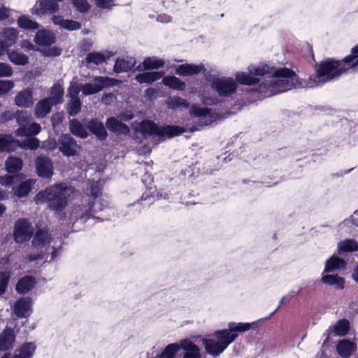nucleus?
Returning <instances> with one entry per match:
<instances>
[{
    "instance_id": "bb28decb",
    "label": "nucleus",
    "mask_w": 358,
    "mask_h": 358,
    "mask_svg": "<svg viewBox=\"0 0 358 358\" xmlns=\"http://www.w3.org/2000/svg\"><path fill=\"white\" fill-rule=\"evenodd\" d=\"M136 64V59L129 57L127 59L118 58L114 65V71L116 73L127 72L131 70Z\"/></svg>"
},
{
    "instance_id": "39448f33",
    "label": "nucleus",
    "mask_w": 358,
    "mask_h": 358,
    "mask_svg": "<svg viewBox=\"0 0 358 358\" xmlns=\"http://www.w3.org/2000/svg\"><path fill=\"white\" fill-rule=\"evenodd\" d=\"M31 244L38 253L29 255L27 259L29 262L38 259L48 260L49 255H50L49 260L53 261L58 257L60 247L55 246V241L47 229H37L33 236Z\"/></svg>"
},
{
    "instance_id": "393cba45",
    "label": "nucleus",
    "mask_w": 358,
    "mask_h": 358,
    "mask_svg": "<svg viewBox=\"0 0 358 358\" xmlns=\"http://www.w3.org/2000/svg\"><path fill=\"white\" fill-rule=\"evenodd\" d=\"M18 33L13 28H6L0 32V41L8 48L17 41Z\"/></svg>"
},
{
    "instance_id": "5fc2aeb1",
    "label": "nucleus",
    "mask_w": 358,
    "mask_h": 358,
    "mask_svg": "<svg viewBox=\"0 0 358 358\" xmlns=\"http://www.w3.org/2000/svg\"><path fill=\"white\" fill-rule=\"evenodd\" d=\"M14 83L8 80H0V96L7 94L14 87Z\"/></svg>"
},
{
    "instance_id": "423d86ee",
    "label": "nucleus",
    "mask_w": 358,
    "mask_h": 358,
    "mask_svg": "<svg viewBox=\"0 0 358 358\" xmlns=\"http://www.w3.org/2000/svg\"><path fill=\"white\" fill-rule=\"evenodd\" d=\"M108 208V202L103 198H91L81 206H75L72 210L71 217L83 222H85L90 218L103 220L98 214Z\"/></svg>"
},
{
    "instance_id": "5701e85b",
    "label": "nucleus",
    "mask_w": 358,
    "mask_h": 358,
    "mask_svg": "<svg viewBox=\"0 0 358 358\" xmlns=\"http://www.w3.org/2000/svg\"><path fill=\"white\" fill-rule=\"evenodd\" d=\"M345 262L338 257L333 255L325 262L324 273H331L345 268Z\"/></svg>"
},
{
    "instance_id": "c03bdc74",
    "label": "nucleus",
    "mask_w": 358,
    "mask_h": 358,
    "mask_svg": "<svg viewBox=\"0 0 358 358\" xmlns=\"http://www.w3.org/2000/svg\"><path fill=\"white\" fill-rule=\"evenodd\" d=\"M180 349V343H171L168 345L159 356L162 358H173Z\"/></svg>"
},
{
    "instance_id": "0eeeda50",
    "label": "nucleus",
    "mask_w": 358,
    "mask_h": 358,
    "mask_svg": "<svg viewBox=\"0 0 358 358\" xmlns=\"http://www.w3.org/2000/svg\"><path fill=\"white\" fill-rule=\"evenodd\" d=\"M139 129L145 136L158 137L159 139L172 138L182 134L185 130L178 126L159 127L150 120H144L139 125Z\"/></svg>"
},
{
    "instance_id": "20e7f679",
    "label": "nucleus",
    "mask_w": 358,
    "mask_h": 358,
    "mask_svg": "<svg viewBox=\"0 0 358 358\" xmlns=\"http://www.w3.org/2000/svg\"><path fill=\"white\" fill-rule=\"evenodd\" d=\"M73 193V189L66 184L52 185L38 192L34 198L36 203H47L50 209L62 211L68 203V199Z\"/></svg>"
},
{
    "instance_id": "8fccbe9b",
    "label": "nucleus",
    "mask_w": 358,
    "mask_h": 358,
    "mask_svg": "<svg viewBox=\"0 0 358 358\" xmlns=\"http://www.w3.org/2000/svg\"><path fill=\"white\" fill-rule=\"evenodd\" d=\"M9 279V273L0 272V296L6 292L8 285Z\"/></svg>"
},
{
    "instance_id": "f704fd0d",
    "label": "nucleus",
    "mask_w": 358,
    "mask_h": 358,
    "mask_svg": "<svg viewBox=\"0 0 358 358\" xmlns=\"http://www.w3.org/2000/svg\"><path fill=\"white\" fill-rule=\"evenodd\" d=\"M111 55L110 53L103 54L99 52H92L87 54L85 57L87 64H92L94 65H99L105 62L108 59L110 58Z\"/></svg>"
},
{
    "instance_id": "052dcab7",
    "label": "nucleus",
    "mask_w": 358,
    "mask_h": 358,
    "mask_svg": "<svg viewBox=\"0 0 358 358\" xmlns=\"http://www.w3.org/2000/svg\"><path fill=\"white\" fill-rule=\"evenodd\" d=\"M154 200H155V199H154L153 196H152L148 192H145L142 195L139 201L142 205L150 206V204H152L154 202Z\"/></svg>"
},
{
    "instance_id": "de8ad7c7",
    "label": "nucleus",
    "mask_w": 358,
    "mask_h": 358,
    "mask_svg": "<svg viewBox=\"0 0 358 358\" xmlns=\"http://www.w3.org/2000/svg\"><path fill=\"white\" fill-rule=\"evenodd\" d=\"M20 146L23 148L35 150L39 146V141L34 137H28L20 143Z\"/></svg>"
},
{
    "instance_id": "680f3d73",
    "label": "nucleus",
    "mask_w": 358,
    "mask_h": 358,
    "mask_svg": "<svg viewBox=\"0 0 358 358\" xmlns=\"http://www.w3.org/2000/svg\"><path fill=\"white\" fill-rule=\"evenodd\" d=\"M15 117L14 113H13L10 110H6L1 115L0 117V121L3 122H8L9 120H11Z\"/></svg>"
},
{
    "instance_id": "2eb2a0df",
    "label": "nucleus",
    "mask_w": 358,
    "mask_h": 358,
    "mask_svg": "<svg viewBox=\"0 0 358 358\" xmlns=\"http://www.w3.org/2000/svg\"><path fill=\"white\" fill-rule=\"evenodd\" d=\"M205 72L206 69L204 68V65L202 64H181L178 66L175 72L178 76H189L193 75H197L201 72Z\"/></svg>"
},
{
    "instance_id": "6e6552de",
    "label": "nucleus",
    "mask_w": 358,
    "mask_h": 358,
    "mask_svg": "<svg viewBox=\"0 0 358 358\" xmlns=\"http://www.w3.org/2000/svg\"><path fill=\"white\" fill-rule=\"evenodd\" d=\"M34 236V228L31 222L26 218H20L15 221L13 227V239L17 244H22Z\"/></svg>"
},
{
    "instance_id": "864d4df0",
    "label": "nucleus",
    "mask_w": 358,
    "mask_h": 358,
    "mask_svg": "<svg viewBox=\"0 0 358 358\" xmlns=\"http://www.w3.org/2000/svg\"><path fill=\"white\" fill-rule=\"evenodd\" d=\"M74 7L80 13H85L90 9L87 0H71Z\"/></svg>"
},
{
    "instance_id": "774afa93",
    "label": "nucleus",
    "mask_w": 358,
    "mask_h": 358,
    "mask_svg": "<svg viewBox=\"0 0 358 358\" xmlns=\"http://www.w3.org/2000/svg\"><path fill=\"white\" fill-rule=\"evenodd\" d=\"M157 199H169V194H168L167 191L161 189L157 193Z\"/></svg>"
},
{
    "instance_id": "e2e57ef3",
    "label": "nucleus",
    "mask_w": 358,
    "mask_h": 358,
    "mask_svg": "<svg viewBox=\"0 0 358 358\" xmlns=\"http://www.w3.org/2000/svg\"><path fill=\"white\" fill-rule=\"evenodd\" d=\"M115 98V97L113 94H104L102 96V101L106 105H110L113 102Z\"/></svg>"
},
{
    "instance_id": "e433bc0d",
    "label": "nucleus",
    "mask_w": 358,
    "mask_h": 358,
    "mask_svg": "<svg viewBox=\"0 0 358 358\" xmlns=\"http://www.w3.org/2000/svg\"><path fill=\"white\" fill-rule=\"evenodd\" d=\"M162 83L164 85L176 90H184L186 87L185 82L173 76L164 77L162 80Z\"/></svg>"
},
{
    "instance_id": "6ab92c4d",
    "label": "nucleus",
    "mask_w": 358,
    "mask_h": 358,
    "mask_svg": "<svg viewBox=\"0 0 358 358\" xmlns=\"http://www.w3.org/2000/svg\"><path fill=\"white\" fill-rule=\"evenodd\" d=\"M36 348V345L34 342L24 343L15 351L13 358H31ZM6 355L10 356V354H6L4 356Z\"/></svg>"
},
{
    "instance_id": "1a4fd4ad",
    "label": "nucleus",
    "mask_w": 358,
    "mask_h": 358,
    "mask_svg": "<svg viewBox=\"0 0 358 358\" xmlns=\"http://www.w3.org/2000/svg\"><path fill=\"white\" fill-rule=\"evenodd\" d=\"M58 150L66 157L76 155L80 150V146L70 134H62L57 142L54 143L52 148Z\"/></svg>"
},
{
    "instance_id": "7ed1b4c3",
    "label": "nucleus",
    "mask_w": 358,
    "mask_h": 358,
    "mask_svg": "<svg viewBox=\"0 0 358 358\" xmlns=\"http://www.w3.org/2000/svg\"><path fill=\"white\" fill-rule=\"evenodd\" d=\"M348 71H358V45L354 47L351 55L343 60L330 59L321 62L317 67L315 80L317 83H327Z\"/></svg>"
},
{
    "instance_id": "13d9d810",
    "label": "nucleus",
    "mask_w": 358,
    "mask_h": 358,
    "mask_svg": "<svg viewBox=\"0 0 358 358\" xmlns=\"http://www.w3.org/2000/svg\"><path fill=\"white\" fill-rule=\"evenodd\" d=\"M13 73V69L9 64L0 62V78L10 77Z\"/></svg>"
},
{
    "instance_id": "a878e982",
    "label": "nucleus",
    "mask_w": 358,
    "mask_h": 358,
    "mask_svg": "<svg viewBox=\"0 0 358 358\" xmlns=\"http://www.w3.org/2000/svg\"><path fill=\"white\" fill-rule=\"evenodd\" d=\"M164 72L161 71L145 72L138 74L136 76L135 80L141 84H152V83L162 78Z\"/></svg>"
},
{
    "instance_id": "09e8293b",
    "label": "nucleus",
    "mask_w": 358,
    "mask_h": 358,
    "mask_svg": "<svg viewBox=\"0 0 358 358\" xmlns=\"http://www.w3.org/2000/svg\"><path fill=\"white\" fill-rule=\"evenodd\" d=\"M168 104L173 108H188L189 103L183 98L181 97H172L168 101Z\"/></svg>"
},
{
    "instance_id": "9b49d317",
    "label": "nucleus",
    "mask_w": 358,
    "mask_h": 358,
    "mask_svg": "<svg viewBox=\"0 0 358 358\" xmlns=\"http://www.w3.org/2000/svg\"><path fill=\"white\" fill-rule=\"evenodd\" d=\"M189 113L191 116L199 118V127L209 125L215 120V113L213 110L201 108L196 105L191 106Z\"/></svg>"
},
{
    "instance_id": "c85d7f7f",
    "label": "nucleus",
    "mask_w": 358,
    "mask_h": 358,
    "mask_svg": "<svg viewBox=\"0 0 358 358\" xmlns=\"http://www.w3.org/2000/svg\"><path fill=\"white\" fill-rule=\"evenodd\" d=\"M52 20L55 24L70 31L78 30L81 27L80 22L72 20H64L60 16H53Z\"/></svg>"
},
{
    "instance_id": "6e6d98bb",
    "label": "nucleus",
    "mask_w": 358,
    "mask_h": 358,
    "mask_svg": "<svg viewBox=\"0 0 358 358\" xmlns=\"http://www.w3.org/2000/svg\"><path fill=\"white\" fill-rule=\"evenodd\" d=\"M15 118L20 127H26L29 123V115L25 111H17Z\"/></svg>"
},
{
    "instance_id": "4468645a",
    "label": "nucleus",
    "mask_w": 358,
    "mask_h": 358,
    "mask_svg": "<svg viewBox=\"0 0 358 358\" xmlns=\"http://www.w3.org/2000/svg\"><path fill=\"white\" fill-rule=\"evenodd\" d=\"M58 8V4L52 0L39 1L33 8L32 13L37 15H43L45 13H55Z\"/></svg>"
},
{
    "instance_id": "c756f323",
    "label": "nucleus",
    "mask_w": 358,
    "mask_h": 358,
    "mask_svg": "<svg viewBox=\"0 0 358 358\" xmlns=\"http://www.w3.org/2000/svg\"><path fill=\"white\" fill-rule=\"evenodd\" d=\"M322 273V282L327 285L334 286L337 289H343L344 287L345 280L343 278L338 275L324 274Z\"/></svg>"
},
{
    "instance_id": "412c9836",
    "label": "nucleus",
    "mask_w": 358,
    "mask_h": 358,
    "mask_svg": "<svg viewBox=\"0 0 358 358\" xmlns=\"http://www.w3.org/2000/svg\"><path fill=\"white\" fill-rule=\"evenodd\" d=\"M14 331L10 328L5 329L0 334V350L6 351L12 348L15 342Z\"/></svg>"
},
{
    "instance_id": "9d476101",
    "label": "nucleus",
    "mask_w": 358,
    "mask_h": 358,
    "mask_svg": "<svg viewBox=\"0 0 358 358\" xmlns=\"http://www.w3.org/2000/svg\"><path fill=\"white\" fill-rule=\"evenodd\" d=\"M117 80L104 76H96L94 83H86L81 85V92L83 95L88 96L97 93L103 88L113 86L116 84Z\"/></svg>"
},
{
    "instance_id": "a19ab883",
    "label": "nucleus",
    "mask_w": 358,
    "mask_h": 358,
    "mask_svg": "<svg viewBox=\"0 0 358 358\" xmlns=\"http://www.w3.org/2000/svg\"><path fill=\"white\" fill-rule=\"evenodd\" d=\"M339 252H353L358 250V244L355 241L347 239L338 244Z\"/></svg>"
},
{
    "instance_id": "c9c22d12",
    "label": "nucleus",
    "mask_w": 358,
    "mask_h": 358,
    "mask_svg": "<svg viewBox=\"0 0 358 358\" xmlns=\"http://www.w3.org/2000/svg\"><path fill=\"white\" fill-rule=\"evenodd\" d=\"M23 162L20 157L10 156L6 161V168L8 173H15L22 170Z\"/></svg>"
},
{
    "instance_id": "cd10ccee",
    "label": "nucleus",
    "mask_w": 358,
    "mask_h": 358,
    "mask_svg": "<svg viewBox=\"0 0 358 358\" xmlns=\"http://www.w3.org/2000/svg\"><path fill=\"white\" fill-rule=\"evenodd\" d=\"M88 128L100 140L106 138L108 134L102 122L92 120L88 124Z\"/></svg>"
},
{
    "instance_id": "4c0bfd02",
    "label": "nucleus",
    "mask_w": 358,
    "mask_h": 358,
    "mask_svg": "<svg viewBox=\"0 0 358 358\" xmlns=\"http://www.w3.org/2000/svg\"><path fill=\"white\" fill-rule=\"evenodd\" d=\"M64 90L59 85H55L50 90V96L46 98L48 101L52 105L55 106L62 101Z\"/></svg>"
},
{
    "instance_id": "72a5a7b5",
    "label": "nucleus",
    "mask_w": 358,
    "mask_h": 358,
    "mask_svg": "<svg viewBox=\"0 0 358 358\" xmlns=\"http://www.w3.org/2000/svg\"><path fill=\"white\" fill-rule=\"evenodd\" d=\"M69 129L72 134L81 138H85L88 136L85 126L78 120H72L69 122Z\"/></svg>"
},
{
    "instance_id": "a18cd8bd",
    "label": "nucleus",
    "mask_w": 358,
    "mask_h": 358,
    "mask_svg": "<svg viewBox=\"0 0 358 358\" xmlns=\"http://www.w3.org/2000/svg\"><path fill=\"white\" fill-rule=\"evenodd\" d=\"M18 24L21 28L34 30L38 28V24L30 20L28 17L22 16L17 20Z\"/></svg>"
},
{
    "instance_id": "f03ea898",
    "label": "nucleus",
    "mask_w": 358,
    "mask_h": 358,
    "mask_svg": "<svg viewBox=\"0 0 358 358\" xmlns=\"http://www.w3.org/2000/svg\"><path fill=\"white\" fill-rule=\"evenodd\" d=\"M251 326V323L229 322L228 329L216 331L210 338H203L202 343L206 353L217 357L236 340L238 333L248 331Z\"/></svg>"
},
{
    "instance_id": "603ef678",
    "label": "nucleus",
    "mask_w": 358,
    "mask_h": 358,
    "mask_svg": "<svg viewBox=\"0 0 358 358\" xmlns=\"http://www.w3.org/2000/svg\"><path fill=\"white\" fill-rule=\"evenodd\" d=\"M81 92V85L71 83L68 89V96L70 99H80L78 94Z\"/></svg>"
},
{
    "instance_id": "338daca9",
    "label": "nucleus",
    "mask_w": 358,
    "mask_h": 358,
    "mask_svg": "<svg viewBox=\"0 0 358 358\" xmlns=\"http://www.w3.org/2000/svg\"><path fill=\"white\" fill-rule=\"evenodd\" d=\"M21 47L29 50H34V45L31 43L26 40L22 42Z\"/></svg>"
},
{
    "instance_id": "0e129e2a",
    "label": "nucleus",
    "mask_w": 358,
    "mask_h": 358,
    "mask_svg": "<svg viewBox=\"0 0 358 358\" xmlns=\"http://www.w3.org/2000/svg\"><path fill=\"white\" fill-rule=\"evenodd\" d=\"M172 20V17L167 14H160L157 16V20L159 22L162 23H168L170 22Z\"/></svg>"
},
{
    "instance_id": "b1692460",
    "label": "nucleus",
    "mask_w": 358,
    "mask_h": 358,
    "mask_svg": "<svg viewBox=\"0 0 358 358\" xmlns=\"http://www.w3.org/2000/svg\"><path fill=\"white\" fill-rule=\"evenodd\" d=\"M34 41L38 45L49 46L55 43V36L50 31L42 29L36 32Z\"/></svg>"
},
{
    "instance_id": "f3484780",
    "label": "nucleus",
    "mask_w": 358,
    "mask_h": 358,
    "mask_svg": "<svg viewBox=\"0 0 358 358\" xmlns=\"http://www.w3.org/2000/svg\"><path fill=\"white\" fill-rule=\"evenodd\" d=\"M336 352L342 357H349L357 350V344L348 339L340 341L336 346Z\"/></svg>"
},
{
    "instance_id": "dca6fc26",
    "label": "nucleus",
    "mask_w": 358,
    "mask_h": 358,
    "mask_svg": "<svg viewBox=\"0 0 358 358\" xmlns=\"http://www.w3.org/2000/svg\"><path fill=\"white\" fill-rule=\"evenodd\" d=\"M180 349L184 350L183 358H201L199 347L187 339L180 341Z\"/></svg>"
},
{
    "instance_id": "aec40b11",
    "label": "nucleus",
    "mask_w": 358,
    "mask_h": 358,
    "mask_svg": "<svg viewBox=\"0 0 358 358\" xmlns=\"http://www.w3.org/2000/svg\"><path fill=\"white\" fill-rule=\"evenodd\" d=\"M15 103L21 108H29L33 106V94L29 89L20 92L15 97Z\"/></svg>"
},
{
    "instance_id": "ea45409f",
    "label": "nucleus",
    "mask_w": 358,
    "mask_h": 358,
    "mask_svg": "<svg viewBox=\"0 0 358 358\" xmlns=\"http://www.w3.org/2000/svg\"><path fill=\"white\" fill-rule=\"evenodd\" d=\"M9 60L16 65H25L29 62V57L23 53L13 51L8 54Z\"/></svg>"
},
{
    "instance_id": "79ce46f5",
    "label": "nucleus",
    "mask_w": 358,
    "mask_h": 358,
    "mask_svg": "<svg viewBox=\"0 0 358 358\" xmlns=\"http://www.w3.org/2000/svg\"><path fill=\"white\" fill-rule=\"evenodd\" d=\"M331 327L333 329V332L336 336H342L348 334L350 324L348 320H341L336 323L335 326Z\"/></svg>"
},
{
    "instance_id": "473e14b6",
    "label": "nucleus",
    "mask_w": 358,
    "mask_h": 358,
    "mask_svg": "<svg viewBox=\"0 0 358 358\" xmlns=\"http://www.w3.org/2000/svg\"><path fill=\"white\" fill-rule=\"evenodd\" d=\"M52 106L46 99L40 101L35 106L36 117L37 118L45 117L50 113Z\"/></svg>"
},
{
    "instance_id": "2f4dec72",
    "label": "nucleus",
    "mask_w": 358,
    "mask_h": 358,
    "mask_svg": "<svg viewBox=\"0 0 358 358\" xmlns=\"http://www.w3.org/2000/svg\"><path fill=\"white\" fill-rule=\"evenodd\" d=\"M41 126L38 123H31L26 127H20L16 131L15 134L17 136H29L38 134L41 131Z\"/></svg>"
},
{
    "instance_id": "a211bd4d",
    "label": "nucleus",
    "mask_w": 358,
    "mask_h": 358,
    "mask_svg": "<svg viewBox=\"0 0 358 358\" xmlns=\"http://www.w3.org/2000/svg\"><path fill=\"white\" fill-rule=\"evenodd\" d=\"M164 65V61L162 59L156 57H148L144 59L141 64L136 66V70L143 71L144 70L157 69L163 67Z\"/></svg>"
},
{
    "instance_id": "7c9ffc66",
    "label": "nucleus",
    "mask_w": 358,
    "mask_h": 358,
    "mask_svg": "<svg viewBox=\"0 0 358 358\" xmlns=\"http://www.w3.org/2000/svg\"><path fill=\"white\" fill-rule=\"evenodd\" d=\"M36 283L32 276H25L21 278L16 285V291L20 294H25L31 290Z\"/></svg>"
},
{
    "instance_id": "58836bf2",
    "label": "nucleus",
    "mask_w": 358,
    "mask_h": 358,
    "mask_svg": "<svg viewBox=\"0 0 358 358\" xmlns=\"http://www.w3.org/2000/svg\"><path fill=\"white\" fill-rule=\"evenodd\" d=\"M35 183L34 180H27L22 182L15 189V194L19 197L27 196L31 191L33 185Z\"/></svg>"
},
{
    "instance_id": "37998d69",
    "label": "nucleus",
    "mask_w": 358,
    "mask_h": 358,
    "mask_svg": "<svg viewBox=\"0 0 358 358\" xmlns=\"http://www.w3.org/2000/svg\"><path fill=\"white\" fill-rule=\"evenodd\" d=\"M352 226L358 227V220L355 217H351L349 219L345 220L342 223L338 225L341 231L346 234H351L353 231Z\"/></svg>"
},
{
    "instance_id": "49530a36",
    "label": "nucleus",
    "mask_w": 358,
    "mask_h": 358,
    "mask_svg": "<svg viewBox=\"0 0 358 358\" xmlns=\"http://www.w3.org/2000/svg\"><path fill=\"white\" fill-rule=\"evenodd\" d=\"M81 108V101L80 99H70L68 106L67 111L71 116L77 115Z\"/></svg>"
},
{
    "instance_id": "f257e3e1",
    "label": "nucleus",
    "mask_w": 358,
    "mask_h": 358,
    "mask_svg": "<svg viewBox=\"0 0 358 358\" xmlns=\"http://www.w3.org/2000/svg\"><path fill=\"white\" fill-rule=\"evenodd\" d=\"M316 76L317 73L303 83L299 80L295 72L290 69L260 63L249 66L248 72H236L235 78L215 77L210 80V86L220 96L229 97L236 92L238 83L245 85H256L259 83V77L266 76L255 90L261 94V97H268L287 92L293 87L311 88L324 84L316 82Z\"/></svg>"
},
{
    "instance_id": "69168bd1",
    "label": "nucleus",
    "mask_w": 358,
    "mask_h": 358,
    "mask_svg": "<svg viewBox=\"0 0 358 358\" xmlns=\"http://www.w3.org/2000/svg\"><path fill=\"white\" fill-rule=\"evenodd\" d=\"M9 15L8 9L6 8H0V21L6 19Z\"/></svg>"
},
{
    "instance_id": "4d7b16f0",
    "label": "nucleus",
    "mask_w": 358,
    "mask_h": 358,
    "mask_svg": "<svg viewBox=\"0 0 358 358\" xmlns=\"http://www.w3.org/2000/svg\"><path fill=\"white\" fill-rule=\"evenodd\" d=\"M12 138L10 136L0 135V151H7L10 148Z\"/></svg>"
},
{
    "instance_id": "bf43d9fd",
    "label": "nucleus",
    "mask_w": 358,
    "mask_h": 358,
    "mask_svg": "<svg viewBox=\"0 0 358 358\" xmlns=\"http://www.w3.org/2000/svg\"><path fill=\"white\" fill-rule=\"evenodd\" d=\"M90 193L92 195V198H98L99 194H101V188L99 182L93 181L90 185Z\"/></svg>"
},
{
    "instance_id": "f8f14e48",
    "label": "nucleus",
    "mask_w": 358,
    "mask_h": 358,
    "mask_svg": "<svg viewBox=\"0 0 358 358\" xmlns=\"http://www.w3.org/2000/svg\"><path fill=\"white\" fill-rule=\"evenodd\" d=\"M32 300L29 297H22L13 305V313L20 318L29 317L32 313Z\"/></svg>"
},
{
    "instance_id": "ddd939ff",
    "label": "nucleus",
    "mask_w": 358,
    "mask_h": 358,
    "mask_svg": "<svg viewBox=\"0 0 358 358\" xmlns=\"http://www.w3.org/2000/svg\"><path fill=\"white\" fill-rule=\"evenodd\" d=\"M35 166L38 176L49 178L53 175V165L50 158L38 156L36 159Z\"/></svg>"
},
{
    "instance_id": "3c124183",
    "label": "nucleus",
    "mask_w": 358,
    "mask_h": 358,
    "mask_svg": "<svg viewBox=\"0 0 358 358\" xmlns=\"http://www.w3.org/2000/svg\"><path fill=\"white\" fill-rule=\"evenodd\" d=\"M115 0H94L97 7L103 10H110L115 6Z\"/></svg>"
},
{
    "instance_id": "4be33fe9",
    "label": "nucleus",
    "mask_w": 358,
    "mask_h": 358,
    "mask_svg": "<svg viewBox=\"0 0 358 358\" xmlns=\"http://www.w3.org/2000/svg\"><path fill=\"white\" fill-rule=\"evenodd\" d=\"M106 124L110 131L117 134L127 135L129 133V127L119 121L116 117H111L108 118Z\"/></svg>"
}]
</instances>
